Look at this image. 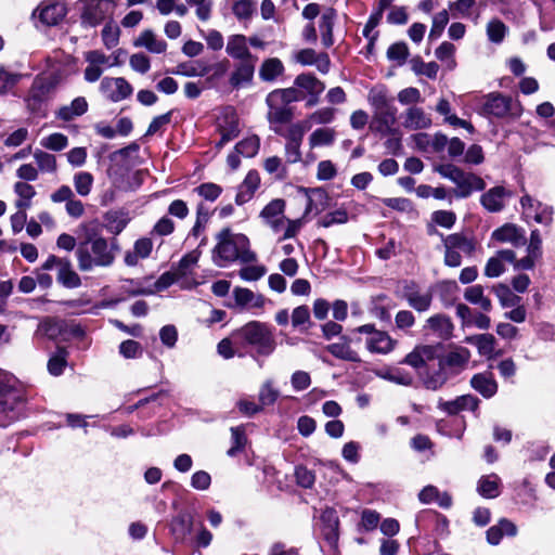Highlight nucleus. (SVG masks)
<instances>
[{
    "label": "nucleus",
    "instance_id": "1",
    "mask_svg": "<svg viewBox=\"0 0 555 555\" xmlns=\"http://www.w3.org/2000/svg\"><path fill=\"white\" fill-rule=\"evenodd\" d=\"M217 245L214 249V261L219 267L227 262L241 260L250 262L255 260V254L249 249V240L241 233H232L228 228L217 234Z\"/></svg>",
    "mask_w": 555,
    "mask_h": 555
},
{
    "label": "nucleus",
    "instance_id": "2",
    "mask_svg": "<svg viewBox=\"0 0 555 555\" xmlns=\"http://www.w3.org/2000/svg\"><path fill=\"white\" fill-rule=\"evenodd\" d=\"M76 257L81 271H91L94 267L111 266L114 262L115 254L104 237L88 234L78 244Z\"/></svg>",
    "mask_w": 555,
    "mask_h": 555
},
{
    "label": "nucleus",
    "instance_id": "3",
    "mask_svg": "<svg viewBox=\"0 0 555 555\" xmlns=\"http://www.w3.org/2000/svg\"><path fill=\"white\" fill-rule=\"evenodd\" d=\"M233 338L251 347L257 354L268 357L276 348L272 330L264 323L250 321L233 333Z\"/></svg>",
    "mask_w": 555,
    "mask_h": 555
},
{
    "label": "nucleus",
    "instance_id": "4",
    "mask_svg": "<svg viewBox=\"0 0 555 555\" xmlns=\"http://www.w3.org/2000/svg\"><path fill=\"white\" fill-rule=\"evenodd\" d=\"M369 102L374 108L376 130L388 134L392 133L397 120V108L392 100L387 96L384 88H374L369 93Z\"/></svg>",
    "mask_w": 555,
    "mask_h": 555
},
{
    "label": "nucleus",
    "instance_id": "5",
    "mask_svg": "<svg viewBox=\"0 0 555 555\" xmlns=\"http://www.w3.org/2000/svg\"><path fill=\"white\" fill-rule=\"evenodd\" d=\"M327 199L326 193L320 189L313 190L306 197V208L302 218L298 219H288L286 218L285 222V231L283 235L278 238V242L281 243L288 238H294L301 230L305 221L304 218L315 211L317 214L324 209L325 202Z\"/></svg>",
    "mask_w": 555,
    "mask_h": 555
},
{
    "label": "nucleus",
    "instance_id": "6",
    "mask_svg": "<svg viewBox=\"0 0 555 555\" xmlns=\"http://www.w3.org/2000/svg\"><path fill=\"white\" fill-rule=\"evenodd\" d=\"M60 80L61 77L54 73H51L48 76L36 78L26 99L28 108L33 112L39 111L42 102L47 99L48 94L52 89H54Z\"/></svg>",
    "mask_w": 555,
    "mask_h": 555
},
{
    "label": "nucleus",
    "instance_id": "7",
    "mask_svg": "<svg viewBox=\"0 0 555 555\" xmlns=\"http://www.w3.org/2000/svg\"><path fill=\"white\" fill-rule=\"evenodd\" d=\"M83 8L81 11V24L89 27H95L105 21L112 12L116 0H81Z\"/></svg>",
    "mask_w": 555,
    "mask_h": 555
},
{
    "label": "nucleus",
    "instance_id": "8",
    "mask_svg": "<svg viewBox=\"0 0 555 555\" xmlns=\"http://www.w3.org/2000/svg\"><path fill=\"white\" fill-rule=\"evenodd\" d=\"M267 104L269 107L268 120L272 130L278 134H282V125L291 121L293 118V109L271 92L267 96Z\"/></svg>",
    "mask_w": 555,
    "mask_h": 555
},
{
    "label": "nucleus",
    "instance_id": "9",
    "mask_svg": "<svg viewBox=\"0 0 555 555\" xmlns=\"http://www.w3.org/2000/svg\"><path fill=\"white\" fill-rule=\"evenodd\" d=\"M470 359V351L462 346H451L450 350L439 358V366L450 375L462 372Z\"/></svg>",
    "mask_w": 555,
    "mask_h": 555
},
{
    "label": "nucleus",
    "instance_id": "10",
    "mask_svg": "<svg viewBox=\"0 0 555 555\" xmlns=\"http://www.w3.org/2000/svg\"><path fill=\"white\" fill-rule=\"evenodd\" d=\"M101 92L112 102H119L131 95L133 89L122 77H106L101 81Z\"/></svg>",
    "mask_w": 555,
    "mask_h": 555
},
{
    "label": "nucleus",
    "instance_id": "11",
    "mask_svg": "<svg viewBox=\"0 0 555 555\" xmlns=\"http://www.w3.org/2000/svg\"><path fill=\"white\" fill-rule=\"evenodd\" d=\"M218 129L221 135L217 147H222L235 139L240 133L238 117L233 108H225L218 119Z\"/></svg>",
    "mask_w": 555,
    "mask_h": 555
},
{
    "label": "nucleus",
    "instance_id": "12",
    "mask_svg": "<svg viewBox=\"0 0 555 555\" xmlns=\"http://www.w3.org/2000/svg\"><path fill=\"white\" fill-rule=\"evenodd\" d=\"M401 117L402 126L408 130L428 129L433 124L430 116L424 108L416 105L409 106Z\"/></svg>",
    "mask_w": 555,
    "mask_h": 555
},
{
    "label": "nucleus",
    "instance_id": "13",
    "mask_svg": "<svg viewBox=\"0 0 555 555\" xmlns=\"http://www.w3.org/2000/svg\"><path fill=\"white\" fill-rule=\"evenodd\" d=\"M492 238L500 243H508L514 247H520L527 243L525 230L513 223H506L493 231Z\"/></svg>",
    "mask_w": 555,
    "mask_h": 555
},
{
    "label": "nucleus",
    "instance_id": "14",
    "mask_svg": "<svg viewBox=\"0 0 555 555\" xmlns=\"http://www.w3.org/2000/svg\"><path fill=\"white\" fill-rule=\"evenodd\" d=\"M454 325L450 317L438 313L426 320L424 331L441 339H449L452 336Z\"/></svg>",
    "mask_w": 555,
    "mask_h": 555
},
{
    "label": "nucleus",
    "instance_id": "15",
    "mask_svg": "<svg viewBox=\"0 0 555 555\" xmlns=\"http://www.w3.org/2000/svg\"><path fill=\"white\" fill-rule=\"evenodd\" d=\"M256 62L257 60H246L240 61V63L235 65L229 78V83L233 89L246 87L251 82Z\"/></svg>",
    "mask_w": 555,
    "mask_h": 555
},
{
    "label": "nucleus",
    "instance_id": "16",
    "mask_svg": "<svg viewBox=\"0 0 555 555\" xmlns=\"http://www.w3.org/2000/svg\"><path fill=\"white\" fill-rule=\"evenodd\" d=\"M66 7L61 2H42L35 11L39 20L46 25H56L66 15Z\"/></svg>",
    "mask_w": 555,
    "mask_h": 555
},
{
    "label": "nucleus",
    "instance_id": "17",
    "mask_svg": "<svg viewBox=\"0 0 555 555\" xmlns=\"http://www.w3.org/2000/svg\"><path fill=\"white\" fill-rule=\"evenodd\" d=\"M225 52L229 56L238 61L257 60L249 51L247 37L240 34L228 38Z\"/></svg>",
    "mask_w": 555,
    "mask_h": 555
},
{
    "label": "nucleus",
    "instance_id": "18",
    "mask_svg": "<svg viewBox=\"0 0 555 555\" xmlns=\"http://www.w3.org/2000/svg\"><path fill=\"white\" fill-rule=\"evenodd\" d=\"M483 111L495 117H504L513 111V101L502 94L492 93L487 96Z\"/></svg>",
    "mask_w": 555,
    "mask_h": 555
},
{
    "label": "nucleus",
    "instance_id": "19",
    "mask_svg": "<svg viewBox=\"0 0 555 555\" xmlns=\"http://www.w3.org/2000/svg\"><path fill=\"white\" fill-rule=\"evenodd\" d=\"M366 349L372 353L387 354L397 346V340L391 338L388 333L378 331L373 336L365 339Z\"/></svg>",
    "mask_w": 555,
    "mask_h": 555
},
{
    "label": "nucleus",
    "instance_id": "20",
    "mask_svg": "<svg viewBox=\"0 0 555 555\" xmlns=\"http://www.w3.org/2000/svg\"><path fill=\"white\" fill-rule=\"evenodd\" d=\"M511 195L512 193L505 188L494 186L481 196V204L487 210L498 212L504 208L505 198Z\"/></svg>",
    "mask_w": 555,
    "mask_h": 555
},
{
    "label": "nucleus",
    "instance_id": "21",
    "mask_svg": "<svg viewBox=\"0 0 555 555\" xmlns=\"http://www.w3.org/2000/svg\"><path fill=\"white\" fill-rule=\"evenodd\" d=\"M455 184V194L457 197L462 198L468 197L474 191H481L486 186V183L480 177L474 173H466L464 171Z\"/></svg>",
    "mask_w": 555,
    "mask_h": 555
},
{
    "label": "nucleus",
    "instance_id": "22",
    "mask_svg": "<svg viewBox=\"0 0 555 555\" xmlns=\"http://www.w3.org/2000/svg\"><path fill=\"white\" fill-rule=\"evenodd\" d=\"M153 250V242L149 237H141L133 244V249L125 254V263L127 266H137L139 260L150 257Z\"/></svg>",
    "mask_w": 555,
    "mask_h": 555
},
{
    "label": "nucleus",
    "instance_id": "23",
    "mask_svg": "<svg viewBox=\"0 0 555 555\" xmlns=\"http://www.w3.org/2000/svg\"><path fill=\"white\" fill-rule=\"evenodd\" d=\"M478 403L479 400L475 396L464 395L452 401H440L439 408L449 414H456L463 410L475 411L478 406Z\"/></svg>",
    "mask_w": 555,
    "mask_h": 555
},
{
    "label": "nucleus",
    "instance_id": "24",
    "mask_svg": "<svg viewBox=\"0 0 555 555\" xmlns=\"http://www.w3.org/2000/svg\"><path fill=\"white\" fill-rule=\"evenodd\" d=\"M470 386L485 398H491L498 391V384L491 373L475 374L470 379Z\"/></svg>",
    "mask_w": 555,
    "mask_h": 555
},
{
    "label": "nucleus",
    "instance_id": "25",
    "mask_svg": "<svg viewBox=\"0 0 555 555\" xmlns=\"http://www.w3.org/2000/svg\"><path fill=\"white\" fill-rule=\"evenodd\" d=\"M409 305L418 312L427 311L433 301V295L429 292H421L414 286H409L404 293Z\"/></svg>",
    "mask_w": 555,
    "mask_h": 555
},
{
    "label": "nucleus",
    "instance_id": "26",
    "mask_svg": "<svg viewBox=\"0 0 555 555\" xmlns=\"http://www.w3.org/2000/svg\"><path fill=\"white\" fill-rule=\"evenodd\" d=\"M135 47H143L152 53H164L167 49V43L158 38L152 30L147 29L140 34L134 40Z\"/></svg>",
    "mask_w": 555,
    "mask_h": 555
},
{
    "label": "nucleus",
    "instance_id": "27",
    "mask_svg": "<svg viewBox=\"0 0 555 555\" xmlns=\"http://www.w3.org/2000/svg\"><path fill=\"white\" fill-rule=\"evenodd\" d=\"M444 248L457 250L460 254L472 255L475 250L474 242L467 236L454 233L443 238Z\"/></svg>",
    "mask_w": 555,
    "mask_h": 555
},
{
    "label": "nucleus",
    "instance_id": "28",
    "mask_svg": "<svg viewBox=\"0 0 555 555\" xmlns=\"http://www.w3.org/2000/svg\"><path fill=\"white\" fill-rule=\"evenodd\" d=\"M501 479L495 474L482 476L477 485L478 493L486 499H494L500 494Z\"/></svg>",
    "mask_w": 555,
    "mask_h": 555
},
{
    "label": "nucleus",
    "instance_id": "29",
    "mask_svg": "<svg viewBox=\"0 0 555 555\" xmlns=\"http://www.w3.org/2000/svg\"><path fill=\"white\" fill-rule=\"evenodd\" d=\"M88 109V103L85 98L78 96L70 104L62 106L56 115L60 119L68 121L85 114Z\"/></svg>",
    "mask_w": 555,
    "mask_h": 555
},
{
    "label": "nucleus",
    "instance_id": "30",
    "mask_svg": "<svg viewBox=\"0 0 555 555\" xmlns=\"http://www.w3.org/2000/svg\"><path fill=\"white\" fill-rule=\"evenodd\" d=\"M374 373L377 377L398 385L410 386L413 382L411 374L396 367L377 369Z\"/></svg>",
    "mask_w": 555,
    "mask_h": 555
},
{
    "label": "nucleus",
    "instance_id": "31",
    "mask_svg": "<svg viewBox=\"0 0 555 555\" xmlns=\"http://www.w3.org/2000/svg\"><path fill=\"white\" fill-rule=\"evenodd\" d=\"M284 72V65L278 57H270L262 62L259 77L263 81H273Z\"/></svg>",
    "mask_w": 555,
    "mask_h": 555
},
{
    "label": "nucleus",
    "instance_id": "32",
    "mask_svg": "<svg viewBox=\"0 0 555 555\" xmlns=\"http://www.w3.org/2000/svg\"><path fill=\"white\" fill-rule=\"evenodd\" d=\"M56 280L64 287L67 288H76L80 286L81 280L77 272L74 271L72 263L68 259L62 263L61 268L57 270Z\"/></svg>",
    "mask_w": 555,
    "mask_h": 555
},
{
    "label": "nucleus",
    "instance_id": "33",
    "mask_svg": "<svg viewBox=\"0 0 555 555\" xmlns=\"http://www.w3.org/2000/svg\"><path fill=\"white\" fill-rule=\"evenodd\" d=\"M466 343L473 344L477 347L481 356L491 358L494 352L495 338L491 334H479L465 338Z\"/></svg>",
    "mask_w": 555,
    "mask_h": 555
},
{
    "label": "nucleus",
    "instance_id": "34",
    "mask_svg": "<svg viewBox=\"0 0 555 555\" xmlns=\"http://www.w3.org/2000/svg\"><path fill=\"white\" fill-rule=\"evenodd\" d=\"M326 349L337 359L350 362L360 361L358 352L350 347L347 340L331 344L326 347Z\"/></svg>",
    "mask_w": 555,
    "mask_h": 555
},
{
    "label": "nucleus",
    "instance_id": "35",
    "mask_svg": "<svg viewBox=\"0 0 555 555\" xmlns=\"http://www.w3.org/2000/svg\"><path fill=\"white\" fill-rule=\"evenodd\" d=\"M14 192L18 196L15 202L17 209H27L30 207L31 199L36 195V191L33 185L20 181L14 184Z\"/></svg>",
    "mask_w": 555,
    "mask_h": 555
},
{
    "label": "nucleus",
    "instance_id": "36",
    "mask_svg": "<svg viewBox=\"0 0 555 555\" xmlns=\"http://www.w3.org/2000/svg\"><path fill=\"white\" fill-rule=\"evenodd\" d=\"M336 138V131L333 128H318L309 137L311 149L320 146H330Z\"/></svg>",
    "mask_w": 555,
    "mask_h": 555
},
{
    "label": "nucleus",
    "instance_id": "37",
    "mask_svg": "<svg viewBox=\"0 0 555 555\" xmlns=\"http://www.w3.org/2000/svg\"><path fill=\"white\" fill-rule=\"evenodd\" d=\"M336 13L333 9L326 10L320 21V29L322 33V43L327 48L333 44V25Z\"/></svg>",
    "mask_w": 555,
    "mask_h": 555
},
{
    "label": "nucleus",
    "instance_id": "38",
    "mask_svg": "<svg viewBox=\"0 0 555 555\" xmlns=\"http://www.w3.org/2000/svg\"><path fill=\"white\" fill-rule=\"evenodd\" d=\"M295 85L301 89H305L311 95L321 94L325 86L322 81L309 74H301L296 77Z\"/></svg>",
    "mask_w": 555,
    "mask_h": 555
},
{
    "label": "nucleus",
    "instance_id": "39",
    "mask_svg": "<svg viewBox=\"0 0 555 555\" xmlns=\"http://www.w3.org/2000/svg\"><path fill=\"white\" fill-rule=\"evenodd\" d=\"M464 298L470 304L480 306L485 311H490L492 308L491 300L483 295V289L480 285H474L466 288Z\"/></svg>",
    "mask_w": 555,
    "mask_h": 555
},
{
    "label": "nucleus",
    "instance_id": "40",
    "mask_svg": "<svg viewBox=\"0 0 555 555\" xmlns=\"http://www.w3.org/2000/svg\"><path fill=\"white\" fill-rule=\"evenodd\" d=\"M94 178L88 171H78L73 177L75 191L81 197H87L93 188Z\"/></svg>",
    "mask_w": 555,
    "mask_h": 555
},
{
    "label": "nucleus",
    "instance_id": "41",
    "mask_svg": "<svg viewBox=\"0 0 555 555\" xmlns=\"http://www.w3.org/2000/svg\"><path fill=\"white\" fill-rule=\"evenodd\" d=\"M62 330L63 324L61 321L52 318H46L39 323L36 334L50 339H55L61 334Z\"/></svg>",
    "mask_w": 555,
    "mask_h": 555
},
{
    "label": "nucleus",
    "instance_id": "42",
    "mask_svg": "<svg viewBox=\"0 0 555 555\" xmlns=\"http://www.w3.org/2000/svg\"><path fill=\"white\" fill-rule=\"evenodd\" d=\"M280 391L274 387L273 380L267 379L262 383L258 393V400L262 409L275 403Z\"/></svg>",
    "mask_w": 555,
    "mask_h": 555
},
{
    "label": "nucleus",
    "instance_id": "43",
    "mask_svg": "<svg viewBox=\"0 0 555 555\" xmlns=\"http://www.w3.org/2000/svg\"><path fill=\"white\" fill-rule=\"evenodd\" d=\"M488 39L493 43H501L508 33V27L499 18H492L488 22L487 27Z\"/></svg>",
    "mask_w": 555,
    "mask_h": 555
},
{
    "label": "nucleus",
    "instance_id": "44",
    "mask_svg": "<svg viewBox=\"0 0 555 555\" xmlns=\"http://www.w3.org/2000/svg\"><path fill=\"white\" fill-rule=\"evenodd\" d=\"M192 519L186 514L178 515L171 524V532L176 540L182 541L191 532Z\"/></svg>",
    "mask_w": 555,
    "mask_h": 555
},
{
    "label": "nucleus",
    "instance_id": "45",
    "mask_svg": "<svg viewBox=\"0 0 555 555\" xmlns=\"http://www.w3.org/2000/svg\"><path fill=\"white\" fill-rule=\"evenodd\" d=\"M256 11L254 0H236L232 4V13L238 21L250 20Z\"/></svg>",
    "mask_w": 555,
    "mask_h": 555
},
{
    "label": "nucleus",
    "instance_id": "46",
    "mask_svg": "<svg viewBox=\"0 0 555 555\" xmlns=\"http://www.w3.org/2000/svg\"><path fill=\"white\" fill-rule=\"evenodd\" d=\"M233 294L235 302L238 306L251 305L253 307L260 308L263 305V298L260 296L256 297L248 288L237 287L234 289Z\"/></svg>",
    "mask_w": 555,
    "mask_h": 555
},
{
    "label": "nucleus",
    "instance_id": "47",
    "mask_svg": "<svg viewBox=\"0 0 555 555\" xmlns=\"http://www.w3.org/2000/svg\"><path fill=\"white\" fill-rule=\"evenodd\" d=\"M210 70L209 65L203 61L182 63L178 66V73L186 77L204 76Z\"/></svg>",
    "mask_w": 555,
    "mask_h": 555
},
{
    "label": "nucleus",
    "instance_id": "48",
    "mask_svg": "<svg viewBox=\"0 0 555 555\" xmlns=\"http://www.w3.org/2000/svg\"><path fill=\"white\" fill-rule=\"evenodd\" d=\"M260 140L257 135H250L235 145V151L244 157H253L258 153Z\"/></svg>",
    "mask_w": 555,
    "mask_h": 555
},
{
    "label": "nucleus",
    "instance_id": "49",
    "mask_svg": "<svg viewBox=\"0 0 555 555\" xmlns=\"http://www.w3.org/2000/svg\"><path fill=\"white\" fill-rule=\"evenodd\" d=\"M454 53L455 46L448 41L442 42L435 51L436 57L439 61L444 62L449 69H453L456 66Z\"/></svg>",
    "mask_w": 555,
    "mask_h": 555
},
{
    "label": "nucleus",
    "instance_id": "50",
    "mask_svg": "<svg viewBox=\"0 0 555 555\" xmlns=\"http://www.w3.org/2000/svg\"><path fill=\"white\" fill-rule=\"evenodd\" d=\"M120 29L117 24L107 22L102 29V41L107 49L115 48L119 42Z\"/></svg>",
    "mask_w": 555,
    "mask_h": 555
},
{
    "label": "nucleus",
    "instance_id": "51",
    "mask_svg": "<svg viewBox=\"0 0 555 555\" xmlns=\"http://www.w3.org/2000/svg\"><path fill=\"white\" fill-rule=\"evenodd\" d=\"M67 352L64 348H59L57 352L53 354L48 361V371L54 376H59L63 373L67 361Z\"/></svg>",
    "mask_w": 555,
    "mask_h": 555
},
{
    "label": "nucleus",
    "instance_id": "52",
    "mask_svg": "<svg viewBox=\"0 0 555 555\" xmlns=\"http://www.w3.org/2000/svg\"><path fill=\"white\" fill-rule=\"evenodd\" d=\"M232 436V447L228 450L229 456H235L238 452L243 451L247 438L243 427H232L231 428Z\"/></svg>",
    "mask_w": 555,
    "mask_h": 555
},
{
    "label": "nucleus",
    "instance_id": "53",
    "mask_svg": "<svg viewBox=\"0 0 555 555\" xmlns=\"http://www.w3.org/2000/svg\"><path fill=\"white\" fill-rule=\"evenodd\" d=\"M450 374L439 366L438 371L427 375L424 378V385L427 389L437 390L441 388L450 378Z\"/></svg>",
    "mask_w": 555,
    "mask_h": 555
},
{
    "label": "nucleus",
    "instance_id": "54",
    "mask_svg": "<svg viewBox=\"0 0 555 555\" xmlns=\"http://www.w3.org/2000/svg\"><path fill=\"white\" fill-rule=\"evenodd\" d=\"M310 128H311V125L309 121H307V119L292 125L287 129V132L285 133L287 142H294V143L301 144L304 134Z\"/></svg>",
    "mask_w": 555,
    "mask_h": 555
},
{
    "label": "nucleus",
    "instance_id": "55",
    "mask_svg": "<svg viewBox=\"0 0 555 555\" xmlns=\"http://www.w3.org/2000/svg\"><path fill=\"white\" fill-rule=\"evenodd\" d=\"M34 158L40 170L46 172H54L56 170V158L54 155L37 150Z\"/></svg>",
    "mask_w": 555,
    "mask_h": 555
},
{
    "label": "nucleus",
    "instance_id": "56",
    "mask_svg": "<svg viewBox=\"0 0 555 555\" xmlns=\"http://www.w3.org/2000/svg\"><path fill=\"white\" fill-rule=\"evenodd\" d=\"M40 144L51 151H62L67 146L68 139L65 134L55 132L43 138Z\"/></svg>",
    "mask_w": 555,
    "mask_h": 555
},
{
    "label": "nucleus",
    "instance_id": "57",
    "mask_svg": "<svg viewBox=\"0 0 555 555\" xmlns=\"http://www.w3.org/2000/svg\"><path fill=\"white\" fill-rule=\"evenodd\" d=\"M397 99L402 105L410 106L423 102L421 91L414 87H408L400 90L398 92Z\"/></svg>",
    "mask_w": 555,
    "mask_h": 555
},
{
    "label": "nucleus",
    "instance_id": "58",
    "mask_svg": "<svg viewBox=\"0 0 555 555\" xmlns=\"http://www.w3.org/2000/svg\"><path fill=\"white\" fill-rule=\"evenodd\" d=\"M412 69L416 75H424L428 78L435 79L437 77L439 66L435 62L424 63L421 60H414Z\"/></svg>",
    "mask_w": 555,
    "mask_h": 555
},
{
    "label": "nucleus",
    "instance_id": "59",
    "mask_svg": "<svg viewBox=\"0 0 555 555\" xmlns=\"http://www.w3.org/2000/svg\"><path fill=\"white\" fill-rule=\"evenodd\" d=\"M194 191L206 201L214 202L222 193V188L216 183L207 182L202 183Z\"/></svg>",
    "mask_w": 555,
    "mask_h": 555
},
{
    "label": "nucleus",
    "instance_id": "60",
    "mask_svg": "<svg viewBox=\"0 0 555 555\" xmlns=\"http://www.w3.org/2000/svg\"><path fill=\"white\" fill-rule=\"evenodd\" d=\"M449 22V13L447 10H442L433 17V26L429 33L430 39L440 37L444 27Z\"/></svg>",
    "mask_w": 555,
    "mask_h": 555
},
{
    "label": "nucleus",
    "instance_id": "61",
    "mask_svg": "<svg viewBox=\"0 0 555 555\" xmlns=\"http://www.w3.org/2000/svg\"><path fill=\"white\" fill-rule=\"evenodd\" d=\"M409 55L408 46L403 42H397L391 44L387 50V57L390 61H396L399 65H402Z\"/></svg>",
    "mask_w": 555,
    "mask_h": 555
},
{
    "label": "nucleus",
    "instance_id": "62",
    "mask_svg": "<svg viewBox=\"0 0 555 555\" xmlns=\"http://www.w3.org/2000/svg\"><path fill=\"white\" fill-rule=\"evenodd\" d=\"M335 116V109L331 107H323L321 109H318L317 112L309 115L307 118V121L310 122V125H322V124H330Z\"/></svg>",
    "mask_w": 555,
    "mask_h": 555
},
{
    "label": "nucleus",
    "instance_id": "63",
    "mask_svg": "<svg viewBox=\"0 0 555 555\" xmlns=\"http://www.w3.org/2000/svg\"><path fill=\"white\" fill-rule=\"evenodd\" d=\"M276 98H280L284 103L289 105L293 102L300 101L305 94L296 88L278 89L271 92Z\"/></svg>",
    "mask_w": 555,
    "mask_h": 555
},
{
    "label": "nucleus",
    "instance_id": "64",
    "mask_svg": "<svg viewBox=\"0 0 555 555\" xmlns=\"http://www.w3.org/2000/svg\"><path fill=\"white\" fill-rule=\"evenodd\" d=\"M348 221V214L345 209H337L335 211L326 214L320 221V224L324 228L332 227L333 224H343Z\"/></svg>",
    "mask_w": 555,
    "mask_h": 555
}]
</instances>
